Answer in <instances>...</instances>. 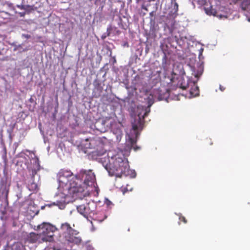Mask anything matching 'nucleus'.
Returning a JSON list of instances; mask_svg holds the SVG:
<instances>
[{
    "label": "nucleus",
    "mask_w": 250,
    "mask_h": 250,
    "mask_svg": "<svg viewBox=\"0 0 250 250\" xmlns=\"http://www.w3.org/2000/svg\"><path fill=\"white\" fill-rule=\"evenodd\" d=\"M203 45L192 37L188 38V67L191 76L188 77V98L199 96L200 90L197 83L204 71L202 56Z\"/></svg>",
    "instance_id": "nucleus-1"
},
{
    "label": "nucleus",
    "mask_w": 250,
    "mask_h": 250,
    "mask_svg": "<svg viewBox=\"0 0 250 250\" xmlns=\"http://www.w3.org/2000/svg\"><path fill=\"white\" fill-rule=\"evenodd\" d=\"M105 168L111 176L121 178L129 174V165L122 154H117L109 158Z\"/></svg>",
    "instance_id": "nucleus-2"
},
{
    "label": "nucleus",
    "mask_w": 250,
    "mask_h": 250,
    "mask_svg": "<svg viewBox=\"0 0 250 250\" xmlns=\"http://www.w3.org/2000/svg\"><path fill=\"white\" fill-rule=\"evenodd\" d=\"M153 104L151 99L149 100V104L147 107L143 106H138V110H141V112H138V115L134 118L133 121L132 122V128L134 132L136 138H137L140 135L139 132L138 131L139 129L142 130L143 127L144 119L146 116H147L149 113L150 107Z\"/></svg>",
    "instance_id": "nucleus-3"
},
{
    "label": "nucleus",
    "mask_w": 250,
    "mask_h": 250,
    "mask_svg": "<svg viewBox=\"0 0 250 250\" xmlns=\"http://www.w3.org/2000/svg\"><path fill=\"white\" fill-rule=\"evenodd\" d=\"M34 229L39 231L42 236V241L51 242L53 240L54 232L58 230V229L50 223L43 222L36 227Z\"/></svg>",
    "instance_id": "nucleus-4"
},
{
    "label": "nucleus",
    "mask_w": 250,
    "mask_h": 250,
    "mask_svg": "<svg viewBox=\"0 0 250 250\" xmlns=\"http://www.w3.org/2000/svg\"><path fill=\"white\" fill-rule=\"evenodd\" d=\"M66 186L67 189H72V192L74 193H82L84 191L83 180L79 172L77 174L73 176Z\"/></svg>",
    "instance_id": "nucleus-5"
},
{
    "label": "nucleus",
    "mask_w": 250,
    "mask_h": 250,
    "mask_svg": "<svg viewBox=\"0 0 250 250\" xmlns=\"http://www.w3.org/2000/svg\"><path fill=\"white\" fill-rule=\"evenodd\" d=\"M81 177L83 180V186L84 189L87 188V187L94 186L96 181L95 175L91 170L86 171L85 170H81L79 172Z\"/></svg>",
    "instance_id": "nucleus-6"
},
{
    "label": "nucleus",
    "mask_w": 250,
    "mask_h": 250,
    "mask_svg": "<svg viewBox=\"0 0 250 250\" xmlns=\"http://www.w3.org/2000/svg\"><path fill=\"white\" fill-rule=\"evenodd\" d=\"M73 176V174L70 170L61 169L57 174L60 186L62 187L67 186L69 181L71 179L70 178Z\"/></svg>",
    "instance_id": "nucleus-7"
},
{
    "label": "nucleus",
    "mask_w": 250,
    "mask_h": 250,
    "mask_svg": "<svg viewBox=\"0 0 250 250\" xmlns=\"http://www.w3.org/2000/svg\"><path fill=\"white\" fill-rule=\"evenodd\" d=\"M78 233L75 230V232H71L69 234H67L64 236L65 241L68 243H72L76 245H80L82 242L81 238L77 236Z\"/></svg>",
    "instance_id": "nucleus-8"
},
{
    "label": "nucleus",
    "mask_w": 250,
    "mask_h": 250,
    "mask_svg": "<svg viewBox=\"0 0 250 250\" xmlns=\"http://www.w3.org/2000/svg\"><path fill=\"white\" fill-rule=\"evenodd\" d=\"M78 211L85 218H88L89 216L93 213V211L90 210L88 205H81L77 207Z\"/></svg>",
    "instance_id": "nucleus-9"
},
{
    "label": "nucleus",
    "mask_w": 250,
    "mask_h": 250,
    "mask_svg": "<svg viewBox=\"0 0 250 250\" xmlns=\"http://www.w3.org/2000/svg\"><path fill=\"white\" fill-rule=\"evenodd\" d=\"M26 241L30 243H42V236L40 233L37 234L34 232H31L28 235Z\"/></svg>",
    "instance_id": "nucleus-10"
},
{
    "label": "nucleus",
    "mask_w": 250,
    "mask_h": 250,
    "mask_svg": "<svg viewBox=\"0 0 250 250\" xmlns=\"http://www.w3.org/2000/svg\"><path fill=\"white\" fill-rule=\"evenodd\" d=\"M60 230L64 234V236L67 234H69L71 232H75V230L73 229L69 224L64 223L62 224Z\"/></svg>",
    "instance_id": "nucleus-11"
},
{
    "label": "nucleus",
    "mask_w": 250,
    "mask_h": 250,
    "mask_svg": "<svg viewBox=\"0 0 250 250\" xmlns=\"http://www.w3.org/2000/svg\"><path fill=\"white\" fill-rule=\"evenodd\" d=\"M203 6L204 9L207 14L211 15H214L215 14V10L212 8V5H211L209 2L207 1Z\"/></svg>",
    "instance_id": "nucleus-12"
},
{
    "label": "nucleus",
    "mask_w": 250,
    "mask_h": 250,
    "mask_svg": "<svg viewBox=\"0 0 250 250\" xmlns=\"http://www.w3.org/2000/svg\"><path fill=\"white\" fill-rule=\"evenodd\" d=\"M26 14H29L32 11H34V6L26 5L25 9H24Z\"/></svg>",
    "instance_id": "nucleus-13"
},
{
    "label": "nucleus",
    "mask_w": 250,
    "mask_h": 250,
    "mask_svg": "<svg viewBox=\"0 0 250 250\" xmlns=\"http://www.w3.org/2000/svg\"><path fill=\"white\" fill-rule=\"evenodd\" d=\"M207 2L206 0H193L192 3L194 4L195 3L200 6H203Z\"/></svg>",
    "instance_id": "nucleus-14"
},
{
    "label": "nucleus",
    "mask_w": 250,
    "mask_h": 250,
    "mask_svg": "<svg viewBox=\"0 0 250 250\" xmlns=\"http://www.w3.org/2000/svg\"><path fill=\"white\" fill-rule=\"evenodd\" d=\"M178 79L177 75L172 72L171 74V77L170 78V82L172 83H175L176 80Z\"/></svg>",
    "instance_id": "nucleus-15"
},
{
    "label": "nucleus",
    "mask_w": 250,
    "mask_h": 250,
    "mask_svg": "<svg viewBox=\"0 0 250 250\" xmlns=\"http://www.w3.org/2000/svg\"><path fill=\"white\" fill-rule=\"evenodd\" d=\"M29 189L30 190H36L38 188L37 184L34 182H32L29 186Z\"/></svg>",
    "instance_id": "nucleus-16"
},
{
    "label": "nucleus",
    "mask_w": 250,
    "mask_h": 250,
    "mask_svg": "<svg viewBox=\"0 0 250 250\" xmlns=\"http://www.w3.org/2000/svg\"><path fill=\"white\" fill-rule=\"evenodd\" d=\"M60 203V202L59 201H57L56 203V202H53L51 204H45V206L46 207H48L49 208H50L53 206H58L59 203Z\"/></svg>",
    "instance_id": "nucleus-17"
},
{
    "label": "nucleus",
    "mask_w": 250,
    "mask_h": 250,
    "mask_svg": "<svg viewBox=\"0 0 250 250\" xmlns=\"http://www.w3.org/2000/svg\"><path fill=\"white\" fill-rule=\"evenodd\" d=\"M17 6L20 9L24 10L25 9L26 5H17Z\"/></svg>",
    "instance_id": "nucleus-18"
},
{
    "label": "nucleus",
    "mask_w": 250,
    "mask_h": 250,
    "mask_svg": "<svg viewBox=\"0 0 250 250\" xmlns=\"http://www.w3.org/2000/svg\"><path fill=\"white\" fill-rule=\"evenodd\" d=\"M129 142L130 143V144H131V145H133L134 144H135L136 142V140H134V139L133 138H129Z\"/></svg>",
    "instance_id": "nucleus-19"
},
{
    "label": "nucleus",
    "mask_w": 250,
    "mask_h": 250,
    "mask_svg": "<svg viewBox=\"0 0 250 250\" xmlns=\"http://www.w3.org/2000/svg\"><path fill=\"white\" fill-rule=\"evenodd\" d=\"M94 153H96V155H97L98 156H101L104 153V151H102V152L95 151V152H94Z\"/></svg>",
    "instance_id": "nucleus-20"
},
{
    "label": "nucleus",
    "mask_w": 250,
    "mask_h": 250,
    "mask_svg": "<svg viewBox=\"0 0 250 250\" xmlns=\"http://www.w3.org/2000/svg\"><path fill=\"white\" fill-rule=\"evenodd\" d=\"M179 220L180 221H183L185 224L186 223L187 220L186 218L184 217H179Z\"/></svg>",
    "instance_id": "nucleus-21"
},
{
    "label": "nucleus",
    "mask_w": 250,
    "mask_h": 250,
    "mask_svg": "<svg viewBox=\"0 0 250 250\" xmlns=\"http://www.w3.org/2000/svg\"><path fill=\"white\" fill-rule=\"evenodd\" d=\"M177 86H179L180 88L183 89H186V86H182V83H178L177 84Z\"/></svg>",
    "instance_id": "nucleus-22"
},
{
    "label": "nucleus",
    "mask_w": 250,
    "mask_h": 250,
    "mask_svg": "<svg viewBox=\"0 0 250 250\" xmlns=\"http://www.w3.org/2000/svg\"><path fill=\"white\" fill-rule=\"evenodd\" d=\"M26 12H19V15H20V16L21 17H24V16L26 14Z\"/></svg>",
    "instance_id": "nucleus-23"
},
{
    "label": "nucleus",
    "mask_w": 250,
    "mask_h": 250,
    "mask_svg": "<svg viewBox=\"0 0 250 250\" xmlns=\"http://www.w3.org/2000/svg\"><path fill=\"white\" fill-rule=\"evenodd\" d=\"M29 101L30 102V103H34L35 102V104H36V103L34 101V98H33L32 96H31L30 99H29Z\"/></svg>",
    "instance_id": "nucleus-24"
},
{
    "label": "nucleus",
    "mask_w": 250,
    "mask_h": 250,
    "mask_svg": "<svg viewBox=\"0 0 250 250\" xmlns=\"http://www.w3.org/2000/svg\"><path fill=\"white\" fill-rule=\"evenodd\" d=\"M220 89L221 91H223L225 89V88L222 85H220Z\"/></svg>",
    "instance_id": "nucleus-25"
},
{
    "label": "nucleus",
    "mask_w": 250,
    "mask_h": 250,
    "mask_svg": "<svg viewBox=\"0 0 250 250\" xmlns=\"http://www.w3.org/2000/svg\"><path fill=\"white\" fill-rule=\"evenodd\" d=\"M247 5H250V0H245Z\"/></svg>",
    "instance_id": "nucleus-26"
},
{
    "label": "nucleus",
    "mask_w": 250,
    "mask_h": 250,
    "mask_svg": "<svg viewBox=\"0 0 250 250\" xmlns=\"http://www.w3.org/2000/svg\"><path fill=\"white\" fill-rule=\"evenodd\" d=\"M178 4L177 3H175L174 4V7L176 8V10L177 11V9H178Z\"/></svg>",
    "instance_id": "nucleus-27"
},
{
    "label": "nucleus",
    "mask_w": 250,
    "mask_h": 250,
    "mask_svg": "<svg viewBox=\"0 0 250 250\" xmlns=\"http://www.w3.org/2000/svg\"><path fill=\"white\" fill-rule=\"evenodd\" d=\"M86 148H91L92 147V146L91 145V143H89V145L87 146H86Z\"/></svg>",
    "instance_id": "nucleus-28"
},
{
    "label": "nucleus",
    "mask_w": 250,
    "mask_h": 250,
    "mask_svg": "<svg viewBox=\"0 0 250 250\" xmlns=\"http://www.w3.org/2000/svg\"><path fill=\"white\" fill-rule=\"evenodd\" d=\"M109 30V28H107V32L108 33H107V35L108 36H109L110 35V32H108V30Z\"/></svg>",
    "instance_id": "nucleus-29"
},
{
    "label": "nucleus",
    "mask_w": 250,
    "mask_h": 250,
    "mask_svg": "<svg viewBox=\"0 0 250 250\" xmlns=\"http://www.w3.org/2000/svg\"><path fill=\"white\" fill-rule=\"evenodd\" d=\"M46 207L45 205L44 206H43L41 207L42 209H43Z\"/></svg>",
    "instance_id": "nucleus-30"
},
{
    "label": "nucleus",
    "mask_w": 250,
    "mask_h": 250,
    "mask_svg": "<svg viewBox=\"0 0 250 250\" xmlns=\"http://www.w3.org/2000/svg\"><path fill=\"white\" fill-rule=\"evenodd\" d=\"M105 37H106V36H102V38L103 39H104L105 38Z\"/></svg>",
    "instance_id": "nucleus-31"
},
{
    "label": "nucleus",
    "mask_w": 250,
    "mask_h": 250,
    "mask_svg": "<svg viewBox=\"0 0 250 250\" xmlns=\"http://www.w3.org/2000/svg\"><path fill=\"white\" fill-rule=\"evenodd\" d=\"M87 250H94L93 249H90V248H89V249H87Z\"/></svg>",
    "instance_id": "nucleus-32"
},
{
    "label": "nucleus",
    "mask_w": 250,
    "mask_h": 250,
    "mask_svg": "<svg viewBox=\"0 0 250 250\" xmlns=\"http://www.w3.org/2000/svg\"><path fill=\"white\" fill-rule=\"evenodd\" d=\"M89 141V140L88 139H86L85 140V142H88Z\"/></svg>",
    "instance_id": "nucleus-33"
}]
</instances>
